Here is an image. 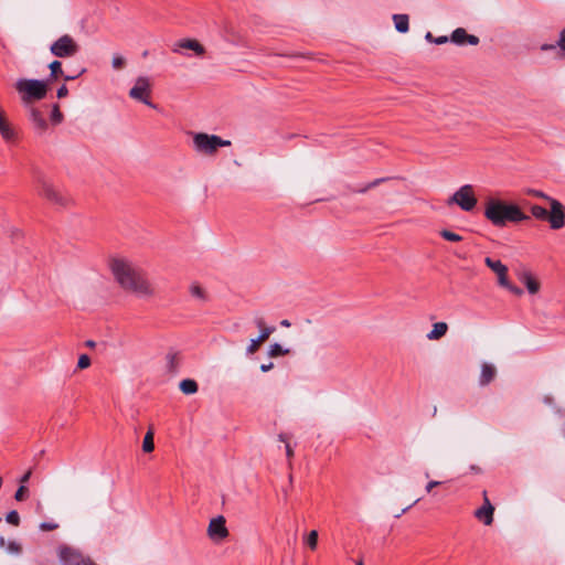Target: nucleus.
I'll use <instances>...</instances> for the list:
<instances>
[{"mask_svg": "<svg viewBox=\"0 0 565 565\" xmlns=\"http://www.w3.org/2000/svg\"><path fill=\"white\" fill-rule=\"evenodd\" d=\"M466 43L470 45H477L479 43V38L467 33Z\"/></svg>", "mask_w": 565, "mask_h": 565, "instance_id": "a18cd8bd", "label": "nucleus"}, {"mask_svg": "<svg viewBox=\"0 0 565 565\" xmlns=\"http://www.w3.org/2000/svg\"><path fill=\"white\" fill-rule=\"evenodd\" d=\"M189 292L193 298L198 299L201 302L207 301V294L205 289L198 282H192L190 285Z\"/></svg>", "mask_w": 565, "mask_h": 565, "instance_id": "6ab92c4d", "label": "nucleus"}, {"mask_svg": "<svg viewBox=\"0 0 565 565\" xmlns=\"http://www.w3.org/2000/svg\"><path fill=\"white\" fill-rule=\"evenodd\" d=\"M254 323L260 331L258 337L264 341H266L276 330L275 327L266 326L264 318H255Z\"/></svg>", "mask_w": 565, "mask_h": 565, "instance_id": "a211bd4d", "label": "nucleus"}, {"mask_svg": "<svg viewBox=\"0 0 565 565\" xmlns=\"http://www.w3.org/2000/svg\"><path fill=\"white\" fill-rule=\"evenodd\" d=\"M36 183L39 185L38 193L40 196L61 209H67L73 204V199L66 192L57 189L47 178L43 174L36 175Z\"/></svg>", "mask_w": 565, "mask_h": 565, "instance_id": "20e7f679", "label": "nucleus"}, {"mask_svg": "<svg viewBox=\"0 0 565 565\" xmlns=\"http://www.w3.org/2000/svg\"><path fill=\"white\" fill-rule=\"evenodd\" d=\"M477 202L471 184L460 186L448 200V204H457L465 212L472 211Z\"/></svg>", "mask_w": 565, "mask_h": 565, "instance_id": "0eeeda50", "label": "nucleus"}, {"mask_svg": "<svg viewBox=\"0 0 565 565\" xmlns=\"http://www.w3.org/2000/svg\"><path fill=\"white\" fill-rule=\"evenodd\" d=\"M447 41H448V38H447V36H438V38L434 39V42H435L436 44H444V43H446Z\"/></svg>", "mask_w": 565, "mask_h": 565, "instance_id": "864d4df0", "label": "nucleus"}, {"mask_svg": "<svg viewBox=\"0 0 565 565\" xmlns=\"http://www.w3.org/2000/svg\"><path fill=\"white\" fill-rule=\"evenodd\" d=\"M274 367V363L269 362L268 364H262L260 365V371L262 372H268L269 370H271Z\"/></svg>", "mask_w": 565, "mask_h": 565, "instance_id": "3c124183", "label": "nucleus"}, {"mask_svg": "<svg viewBox=\"0 0 565 565\" xmlns=\"http://www.w3.org/2000/svg\"><path fill=\"white\" fill-rule=\"evenodd\" d=\"M425 38L428 41H434L433 34L430 32H427Z\"/></svg>", "mask_w": 565, "mask_h": 565, "instance_id": "6e6d98bb", "label": "nucleus"}, {"mask_svg": "<svg viewBox=\"0 0 565 565\" xmlns=\"http://www.w3.org/2000/svg\"><path fill=\"white\" fill-rule=\"evenodd\" d=\"M86 72V68H82L77 74L73 75V74H70V75H65L64 76V79L65 81H73L75 78H77L78 76H81L82 74H84Z\"/></svg>", "mask_w": 565, "mask_h": 565, "instance_id": "de8ad7c7", "label": "nucleus"}, {"mask_svg": "<svg viewBox=\"0 0 565 565\" xmlns=\"http://www.w3.org/2000/svg\"><path fill=\"white\" fill-rule=\"evenodd\" d=\"M0 135L4 141H12L15 138V131L9 122L6 111L0 107Z\"/></svg>", "mask_w": 565, "mask_h": 565, "instance_id": "4468645a", "label": "nucleus"}, {"mask_svg": "<svg viewBox=\"0 0 565 565\" xmlns=\"http://www.w3.org/2000/svg\"><path fill=\"white\" fill-rule=\"evenodd\" d=\"M526 194L547 200L548 202L552 200V198H550L547 194H545L544 192H542L540 190L529 189V190H526Z\"/></svg>", "mask_w": 565, "mask_h": 565, "instance_id": "4c0bfd02", "label": "nucleus"}, {"mask_svg": "<svg viewBox=\"0 0 565 565\" xmlns=\"http://www.w3.org/2000/svg\"><path fill=\"white\" fill-rule=\"evenodd\" d=\"M94 344H95V343H94L93 341H88V342H87V345H88V347H94Z\"/></svg>", "mask_w": 565, "mask_h": 565, "instance_id": "13d9d810", "label": "nucleus"}, {"mask_svg": "<svg viewBox=\"0 0 565 565\" xmlns=\"http://www.w3.org/2000/svg\"><path fill=\"white\" fill-rule=\"evenodd\" d=\"M50 119L53 125H60L63 121L64 116L60 110L58 104L53 105Z\"/></svg>", "mask_w": 565, "mask_h": 565, "instance_id": "bb28decb", "label": "nucleus"}, {"mask_svg": "<svg viewBox=\"0 0 565 565\" xmlns=\"http://www.w3.org/2000/svg\"><path fill=\"white\" fill-rule=\"evenodd\" d=\"M28 492H29L28 488L25 486L21 484L18 488V490L15 491L14 499L17 501H23L26 498Z\"/></svg>", "mask_w": 565, "mask_h": 565, "instance_id": "c9c22d12", "label": "nucleus"}, {"mask_svg": "<svg viewBox=\"0 0 565 565\" xmlns=\"http://www.w3.org/2000/svg\"><path fill=\"white\" fill-rule=\"evenodd\" d=\"M505 289H508L510 292H512L515 296H522L523 295V290L521 288L512 285L511 282L505 287Z\"/></svg>", "mask_w": 565, "mask_h": 565, "instance_id": "c03bdc74", "label": "nucleus"}, {"mask_svg": "<svg viewBox=\"0 0 565 565\" xmlns=\"http://www.w3.org/2000/svg\"><path fill=\"white\" fill-rule=\"evenodd\" d=\"M14 88L24 106H30L33 102L43 99L49 90L45 81L34 78H19Z\"/></svg>", "mask_w": 565, "mask_h": 565, "instance_id": "7ed1b4c3", "label": "nucleus"}, {"mask_svg": "<svg viewBox=\"0 0 565 565\" xmlns=\"http://www.w3.org/2000/svg\"><path fill=\"white\" fill-rule=\"evenodd\" d=\"M497 276L498 282L501 287L505 288L510 284L508 280V267L500 271Z\"/></svg>", "mask_w": 565, "mask_h": 565, "instance_id": "f704fd0d", "label": "nucleus"}, {"mask_svg": "<svg viewBox=\"0 0 565 565\" xmlns=\"http://www.w3.org/2000/svg\"><path fill=\"white\" fill-rule=\"evenodd\" d=\"M29 108V119L38 134H44L49 127L44 115L36 107L30 105L26 106Z\"/></svg>", "mask_w": 565, "mask_h": 565, "instance_id": "9b49d317", "label": "nucleus"}, {"mask_svg": "<svg viewBox=\"0 0 565 565\" xmlns=\"http://www.w3.org/2000/svg\"><path fill=\"white\" fill-rule=\"evenodd\" d=\"M280 326L285 327V328H289L290 327V322H289V320L284 319V320L280 321Z\"/></svg>", "mask_w": 565, "mask_h": 565, "instance_id": "5fc2aeb1", "label": "nucleus"}, {"mask_svg": "<svg viewBox=\"0 0 565 565\" xmlns=\"http://www.w3.org/2000/svg\"><path fill=\"white\" fill-rule=\"evenodd\" d=\"M109 268L115 280L124 290L142 299H150L156 296V288L146 273L130 260L114 257L109 260Z\"/></svg>", "mask_w": 565, "mask_h": 565, "instance_id": "f257e3e1", "label": "nucleus"}, {"mask_svg": "<svg viewBox=\"0 0 565 565\" xmlns=\"http://www.w3.org/2000/svg\"><path fill=\"white\" fill-rule=\"evenodd\" d=\"M484 217L495 227H504L508 223H520L530 220V216L518 204L494 198L487 200Z\"/></svg>", "mask_w": 565, "mask_h": 565, "instance_id": "f03ea898", "label": "nucleus"}, {"mask_svg": "<svg viewBox=\"0 0 565 565\" xmlns=\"http://www.w3.org/2000/svg\"><path fill=\"white\" fill-rule=\"evenodd\" d=\"M31 470L26 471L20 479V482L24 486V483H26L31 477Z\"/></svg>", "mask_w": 565, "mask_h": 565, "instance_id": "8fccbe9b", "label": "nucleus"}, {"mask_svg": "<svg viewBox=\"0 0 565 565\" xmlns=\"http://www.w3.org/2000/svg\"><path fill=\"white\" fill-rule=\"evenodd\" d=\"M467 32L462 28L456 29L451 34V41L457 45L466 44Z\"/></svg>", "mask_w": 565, "mask_h": 565, "instance_id": "5701e85b", "label": "nucleus"}, {"mask_svg": "<svg viewBox=\"0 0 565 565\" xmlns=\"http://www.w3.org/2000/svg\"><path fill=\"white\" fill-rule=\"evenodd\" d=\"M439 481H429L426 486V491L430 492L435 487L439 486Z\"/></svg>", "mask_w": 565, "mask_h": 565, "instance_id": "09e8293b", "label": "nucleus"}, {"mask_svg": "<svg viewBox=\"0 0 565 565\" xmlns=\"http://www.w3.org/2000/svg\"><path fill=\"white\" fill-rule=\"evenodd\" d=\"M90 365V359L87 354H82L78 359L77 366L79 369H86Z\"/></svg>", "mask_w": 565, "mask_h": 565, "instance_id": "a19ab883", "label": "nucleus"}, {"mask_svg": "<svg viewBox=\"0 0 565 565\" xmlns=\"http://www.w3.org/2000/svg\"><path fill=\"white\" fill-rule=\"evenodd\" d=\"M111 65L114 68L119 70L125 65V58L120 55H114L111 60Z\"/></svg>", "mask_w": 565, "mask_h": 565, "instance_id": "ea45409f", "label": "nucleus"}, {"mask_svg": "<svg viewBox=\"0 0 565 565\" xmlns=\"http://www.w3.org/2000/svg\"><path fill=\"white\" fill-rule=\"evenodd\" d=\"M305 544L312 551L317 548L318 532L316 530H312L308 533V535L305 537Z\"/></svg>", "mask_w": 565, "mask_h": 565, "instance_id": "a878e982", "label": "nucleus"}, {"mask_svg": "<svg viewBox=\"0 0 565 565\" xmlns=\"http://www.w3.org/2000/svg\"><path fill=\"white\" fill-rule=\"evenodd\" d=\"M356 565H363V561H362V559H359V561L356 562Z\"/></svg>", "mask_w": 565, "mask_h": 565, "instance_id": "bf43d9fd", "label": "nucleus"}, {"mask_svg": "<svg viewBox=\"0 0 565 565\" xmlns=\"http://www.w3.org/2000/svg\"><path fill=\"white\" fill-rule=\"evenodd\" d=\"M385 180H386L385 178H379V179H375L374 181H372V182H370L369 184H366L364 188L356 190V192H359V193H364V192H366L367 190H370V189H372V188L377 186L379 184H381V183H382V182H384Z\"/></svg>", "mask_w": 565, "mask_h": 565, "instance_id": "e433bc0d", "label": "nucleus"}, {"mask_svg": "<svg viewBox=\"0 0 565 565\" xmlns=\"http://www.w3.org/2000/svg\"><path fill=\"white\" fill-rule=\"evenodd\" d=\"M531 213L537 220H547L548 216L547 210L540 205H533L531 207Z\"/></svg>", "mask_w": 565, "mask_h": 565, "instance_id": "cd10ccee", "label": "nucleus"}, {"mask_svg": "<svg viewBox=\"0 0 565 565\" xmlns=\"http://www.w3.org/2000/svg\"><path fill=\"white\" fill-rule=\"evenodd\" d=\"M67 94H68V89H67V87H66L65 85H62V86L57 89V93H56V95H57V97H58V98H64V97H66V96H67Z\"/></svg>", "mask_w": 565, "mask_h": 565, "instance_id": "49530a36", "label": "nucleus"}, {"mask_svg": "<svg viewBox=\"0 0 565 565\" xmlns=\"http://www.w3.org/2000/svg\"><path fill=\"white\" fill-rule=\"evenodd\" d=\"M7 550L12 554H19L21 552V546L19 543L12 541L9 542Z\"/></svg>", "mask_w": 565, "mask_h": 565, "instance_id": "37998d69", "label": "nucleus"}, {"mask_svg": "<svg viewBox=\"0 0 565 565\" xmlns=\"http://www.w3.org/2000/svg\"><path fill=\"white\" fill-rule=\"evenodd\" d=\"M557 46H558L557 43L556 44H543L541 46V50L542 51L555 50Z\"/></svg>", "mask_w": 565, "mask_h": 565, "instance_id": "603ef678", "label": "nucleus"}, {"mask_svg": "<svg viewBox=\"0 0 565 565\" xmlns=\"http://www.w3.org/2000/svg\"><path fill=\"white\" fill-rule=\"evenodd\" d=\"M289 351L287 349H284L279 343L270 344L268 348V355L270 358H277L287 354Z\"/></svg>", "mask_w": 565, "mask_h": 565, "instance_id": "393cba45", "label": "nucleus"}, {"mask_svg": "<svg viewBox=\"0 0 565 565\" xmlns=\"http://www.w3.org/2000/svg\"><path fill=\"white\" fill-rule=\"evenodd\" d=\"M484 263L497 275L507 268V266L501 260H494L491 257H486Z\"/></svg>", "mask_w": 565, "mask_h": 565, "instance_id": "b1692460", "label": "nucleus"}, {"mask_svg": "<svg viewBox=\"0 0 565 565\" xmlns=\"http://www.w3.org/2000/svg\"><path fill=\"white\" fill-rule=\"evenodd\" d=\"M557 45L559 47V55L562 57H565V29L559 34V40L557 42Z\"/></svg>", "mask_w": 565, "mask_h": 565, "instance_id": "58836bf2", "label": "nucleus"}, {"mask_svg": "<svg viewBox=\"0 0 565 565\" xmlns=\"http://www.w3.org/2000/svg\"><path fill=\"white\" fill-rule=\"evenodd\" d=\"M448 330V326L446 322H436L433 324V330L427 333L428 340H438L443 338Z\"/></svg>", "mask_w": 565, "mask_h": 565, "instance_id": "f3484780", "label": "nucleus"}, {"mask_svg": "<svg viewBox=\"0 0 565 565\" xmlns=\"http://www.w3.org/2000/svg\"><path fill=\"white\" fill-rule=\"evenodd\" d=\"M520 280L525 285L527 291L532 295L539 292L540 282L535 279L531 271L520 274Z\"/></svg>", "mask_w": 565, "mask_h": 565, "instance_id": "dca6fc26", "label": "nucleus"}, {"mask_svg": "<svg viewBox=\"0 0 565 565\" xmlns=\"http://www.w3.org/2000/svg\"><path fill=\"white\" fill-rule=\"evenodd\" d=\"M49 68L51 71L50 76L56 78L58 75H63L62 63L57 60L50 63Z\"/></svg>", "mask_w": 565, "mask_h": 565, "instance_id": "c85d7f7f", "label": "nucleus"}, {"mask_svg": "<svg viewBox=\"0 0 565 565\" xmlns=\"http://www.w3.org/2000/svg\"><path fill=\"white\" fill-rule=\"evenodd\" d=\"M180 390L184 394H194L198 392V383L194 380L186 379L180 382L179 385Z\"/></svg>", "mask_w": 565, "mask_h": 565, "instance_id": "412c9836", "label": "nucleus"}, {"mask_svg": "<svg viewBox=\"0 0 565 565\" xmlns=\"http://www.w3.org/2000/svg\"><path fill=\"white\" fill-rule=\"evenodd\" d=\"M495 375H497V369L494 365L487 363V362L482 363L481 373L479 376V385L486 386V385L490 384L494 380Z\"/></svg>", "mask_w": 565, "mask_h": 565, "instance_id": "2eb2a0df", "label": "nucleus"}, {"mask_svg": "<svg viewBox=\"0 0 565 565\" xmlns=\"http://www.w3.org/2000/svg\"><path fill=\"white\" fill-rule=\"evenodd\" d=\"M550 204L551 212L548 213L547 220L550 221L551 227L553 230L562 228L565 224V209L555 199H552Z\"/></svg>", "mask_w": 565, "mask_h": 565, "instance_id": "9d476101", "label": "nucleus"}, {"mask_svg": "<svg viewBox=\"0 0 565 565\" xmlns=\"http://www.w3.org/2000/svg\"><path fill=\"white\" fill-rule=\"evenodd\" d=\"M483 498H484V503L481 508H479L478 510H476L475 512V516L481 521H483V523L486 525H491L492 522H493V512H494V508L493 505L491 504V502L489 501L488 497H487V492L483 491Z\"/></svg>", "mask_w": 565, "mask_h": 565, "instance_id": "ddd939ff", "label": "nucleus"}, {"mask_svg": "<svg viewBox=\"0 0 565 565\" xmlns=\"http://www.w3.org/2000/svg\"><path fill=\"white\" fill-rule=\"evenodd\" d=\"M265 342L263 339H260L259 337L255 338V339H252L247 349H246V353L248 355H252L254 354L255 352L258 351L260 344Z\"/></svg>", "mask_w": 565, "mask_h": 565, "instance_id": "7c9ffc66", "label": "nucleus"}, {"mask_svg": "<svg viewBox=\"0 0 565 565\" xmlns=\"http://www.w3.org/2000/svg\"><path fill=\"white\" fill-rule=\"evenodd\" d=\"M225 523L226 521L223 515H218L210 521L207 534L212 541L221 542L228 536V530Z\"/></svg>", "mask_w": 565, "mask_h": 565, "instance_id": "1a4fd4ad", "label": "nucleus"}, {"mask_svg": "<svg viewBox=\"0 0 565 565\" xmlns=\"http://www.w3.org/2000/svg\"><path fill=\"white\" fill-rule=\"evenodd\" d=\"M50 52L58 58L73 57L79 52V45L70 34H63L51 44Z\"/></svg>", "mask_w": 565, "mask_h": 565, "instance_id": "423d86ee", "label": "nucleus"}, {"mask_svg": "<svg viewBox=\"0 0 565 565\" xmlns=\"http://www.w3.org/2000/svg\"><path fill=\"white\" fill-rule=\"evenodd\" d=\"M440 236L444 239L449 241V242H461L462 241V237L459 234L451 232L449 230L440 231Z\"/></svg>", "mask_w": 565, "mask_h": 565, "instance_id": "c756f323", "label": "nucleus"}, {"mask_svg": "<svg viewBox=\"0 0 565 565\" xmlns=\"http://www.w3.org/2000/svg\"><path fill=\"white\" fill-rule=\"evenodd\" d=\"M168 367L170 371H174L179 364V355L175 352H170L167 354Z\"/></svg>", "mask_w": 565, "mask_h": 565, "instance_id": "2f4dec72", "label": "nucleus"}, {"mask_svg": "<svg viewBox=\"0 0 565 565\" xmlns=\"http://www.w3.org/2000/svg\"><path fill=\"white\" fill-rule=\"evenodd\" d=\"M393 20L395 23V29L401 32L405 33L408 31V15L407 14H394Z\"/></svg>", "mask_w": 565, "mask_h": 565, "instance_id": "aec40b11", "label": "nucleus"}, {"mask_svg": "<svg viewBox=\"0 0 565 565\" xmlns=\"http://www.w3.org/2000/svg\"><path fill=\"white\" fill-rule=\"evenodd\" d=\"M58 527V524L55 522H42L40 524V530L42 531H54Z\"/></svg>", "mask_w": 565, "mask_h": 565, "instance_id": "79ce46f5", "label": "nucleus"}, {"mask_svg": "<svg viewBox=\"0 0 565 565\" xmlns=\"http://www.w3.org/2000/svg\"><path fill=\"white\" fill-rule=\"evenodd\" d=\"M6 545V540L3 536H0V546L3 547Z\"/></svg>", "mask_w": 565, "mask_h": 565, "instance_id": "4d7b16f0", "label": "nucleus"}, {"mask_svg": "<svg viewBox=\"0 0 565 565\" xmlns=\"http://www.w3.org/2000/svg\"><path fill=\"white\" fill-rule=\"evenodd\" d=\"M279 440L285 443L286 446H285V449H286V456L287 458L290 460L292 457H294V449L292 447L290 446V444L288 443V439H287V436L285 434H280L278 436Z\"/></svg>", "mask_w": 565, "mask_h": 565, "instance_id": "72a5a7b5", "label": "nucleus"}, {"mask_svg": "<svg viewBox=\"0 0 565 565\" xmlns=\"http://www.w3.org/2000/svg\"><path fill=\"white\" fill-rule=\"evenodd\" d=\"M6 521L11 525L18 526L20 524V515L15 510H12L7 513Z\"/></svg>", "mask_w": 565, "mask_h": 565, "instance_id": "473e14b6", "label": "nucleus"}, {"mask_svg": "<svg viewBox=\"0 0 565 565\" xmlns=\"http://www.w3.org/2000/svg\"><path fill=\"white\" fill-rule=\"evenodd\" d=\"M151 95V84L150 79L146 76H139L134 86L129 90V97L131 99L138 100L153 109L157 108V105H154L150 100Z\"/></svg>", "mask_w": 565, "mask_h": 565, "instance_id": "6e6552de", "label": "nucleus"}, {"mask_svg": "<svg viewBox=\"0 0 565 565\" xmlns=\"http://www.w3.org/2000/svg\"><path fill=\"white\" fill-rule=\"evenodd\" d=\"M181 50H191L196 55H203L205 52V49L203 47V45L194 39H183V40L175 42L172 47V51L174 53H180Z\"/></svg>", "mask_w": 565, "mask_h": 565, "instance_id": "f8f14e48", "label": "nucleus"}, {"mask_svg": "<svg viewBox=\"0 0 565 565\" xmlns=\"http://www.w3.org/2000/svg\"><path fill=\"white\" fill-rule=\"evenodd\" d=\"M154 449V444H153V430L150 428L145 437H143V441H142V450L145 452H151L153 451Z\"/></svg>", "mask_w": 565, "mask_h": 565, "instance_id": "4be33fe9", "label": "nucleus"}, {"mask_svg": "<svg viewBox=\"0 0 565 565\" xmlns=\"http://www.w3.org/2000/svg\"><path fill=\"white\" fill-rule=\"evenodd\" d=\"M411 507H412V505H409V507H407V508L403 509V510H402V513L406 512Z\"/></svg>", "mask_w": 565, "mask_h": 565, "instance_id": "052dcab7", "label": "nucleus"}, {"mask_svg": "<svg viewBox=\"0 0 565 565\" xmlns=\"http://www.w3.org/2000/svg\"><path fill=\"white\" fill-rule=\"evenodd\" d=\"M194 148L198 152L204 154H214L220 147H227L231 145L230 140H224L216 135H207L198 132L193 137Z\"/></svg>", "mask_w": 565, "mask_h": 565, "instance_id": "39448f33", "label": "nucleus"}]
</instances>
